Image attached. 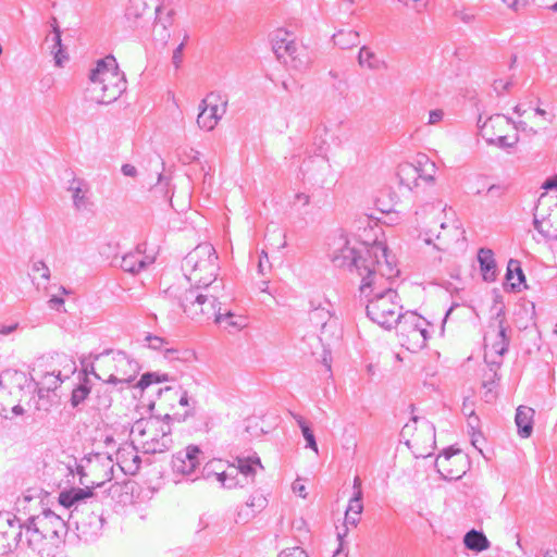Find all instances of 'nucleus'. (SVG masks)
<instances>
[{"instance_id":"obj_40","label":"nucleus","mask_w":557,"mask_h":557,"mask_svg":"<svg viewBox=\"0 0 557 557\" xmlns=\"http://www.w3.org/2000/svg\"><path fill=\"white\" fill-rule=\"evenodd\" d=\"M245 505L257 515L267 507L268 499L262 494H255L249 497Z\"/></svg>"},{"instance_id":"obj_59","label":"nucleus","mask_w":557,"mask_h":557,"mask_svg":"<svg viewBox=\"0 0 557 557\" xmlns=\"http://www.w3.org/2000/svg\"><path fill=\"white\" fill-rule=\"evenodd\" d=\"M12 552H14V549L12 548L11 542L7 541V539L0 533V556L9 555Z\"/></svg>"},{"instance_id":"obj_57","label":"nucleus","mask_w":557,"mask_h":557,"mask_svg":"<svg viewBox=\"0 0 557 557\" xmlns=\"http://www.w3.org/2000/svg\"><path fill=\"white\" fill-rule=\"evenodd\" d=\"M422 431L428 434L429 441L434 444L435 443V426L430 421L423 420L421 424Z\"/></svg>"},{"instance_id":"obj_30","label":"nucleus","mask_w":557,"mask_h":557,"mask_svg":"<svg viewBox=\"0 0 557 557\" xmlns=\"http://www.w3.org/2000/svg\"><path fill=\"white\" fill-rule=\"evenodd\" d=\"M398 177L401 185L412 189L413 186H418L417 181L419 180L418 170L416 164L405 163L398 169Z\"/></svg>"},{"instance_id":"obj_15","label":"nucleus","mask_w":557,"mask_h":557,"mask_svg":"<svg viewBox=\"0 0 557 557\" xmlns=\"http://www.w3.org/2000/svg\"><path fill=\"white\" fill-rule=\"evenodd\" d=\"M0 533L10 541L12 548L16 550L28 549L26 547V522L25 519L12 513H7V519L3 523H0Z\"/></svg>"},{"instance_id":"obj_64","label":"nucleus","mask_w":557,"mask_h":557,"mask_svg":"<svg viewBox=\"0 0 557 557\" xmlns=\"http://www.w3.org/2000/svg\"><path fill=\"white\" fill-rule=\"evenodd\" d=\"M121 171L125 176L135 177L137 175V169L128 163L123 164Z\"/></svg>"},{"instance_id":"obj_53","label":"nucleus","mask_w":557,"mask_h":557,"mask_svg":"<svg viewBox=\"0 0 557 557\" xmlns=\"http://www.w3.org/2000/svg\"><path fill=\"white\" fill-rule=\"evenodd\" d=\"M533 226L546 239H557V234L553 235L549 233V231L545 230L543 227L542 221H540L536 216L533 219Z\"/></svg>"},{"instance_id":"obj_22","label":"nucleus","mask_w":557,"mask_h":557,"mask_svg":"<svg viewBox=\"0 0 557 557\" xmlns=\"http://www.w3.org/2000/svg\"><path fill=\"white\" fill-rule=\"evenodd\" d=\"M506 281L512 292L520 290V285L525 284V275L521 268V262L517 259H510L507 264ZM527 288V285H524Z\"/></svg>"},{"instance_id":"obj_60","label":"nucleus","mask_w":557,"mask_h":557,"mask_svg":"<svg viewBox=\"0 0 557 557\" xmlns=\"http://www.w3.org/2000/svg\"><path fill=\"white\" fill-rule=\"evenodd\" d=\"M470 437H471V444L481 453H482V448L480 447V444L484 441L483 438V435L481 433V431H475V432H470L469 433Z\"/></svg>"},{"instance_id":"obj_7","label":"nucleus","mask_w":557,"mask_h":557,"mask_svg":"<svg viewBox=\"0 0 557 557\" xmlns=\"http://www.w3.org/2000/svg\"><path fill=\"white\" fill-rule=\"evenodd\" d=\"M272 50L277 60H283L297 71L306 70L310 58L305 46H298L293 34L285 29H277L272 37Z\"/></svg>"},{"instance_id":"obj_27","label":"nucleus","mask_w":557,"mask_h":557,"mask_svg":"<svg viewBox=\"0 0 557 557\" xmlns=\"http://www.w3.org/2000/svg\"><path fill=\"white\" fill-rule=\"evenodd\" d=\"M332 38L334 45L341 49H350L360 42V35L354 29H339Z\"/></svg>"},{"instance_id":"obj_31","label":"nucleus","mask_w":557,"mask_h":557,"mask_svg":"<svg viewBox=\"0 0 557 557\" xmlns=\"http://www.w3.org/2000/svg\"><path fill=\"white\" fill-rule=\"evenodd\" d=\"M239 470L237 466H228L227 470H221V473H219V482L223 487L226 488H233L236 486H244V483L238 480Z\"/></svg>"},{"instance_id":"obj_56","label":"nucleus","mask_w":557,"mask_h":557,"mask_svg":"<svg viewBox=\"0 0 557 557\" xmlns=\"http://www.w3.org/2000/svg\"><path fill=\"white\" fill-rule=\"evenodd\" d=\"M223 320L222 323L225 322V327L232 326V327H242L243 324L235 319V314L231 311H226L225 313H222Z\"/></svg>"},{"instance_id":"obj_18","label":"nucleus","mask_w":557,"mask_h":557,"mask_svg":"<svg viewBox=\"0 0 557 557\" xmlns=\"http://www.w3.org/2000/svg\"><path fill=\"white\" fill-rule=\"evenodd\" d=\"M459 455L458 449H454L453 447H449L443 451L442 455H440L436 458L435 467L437 469V472L445 479V480H458L461 478V475L465 473L463 470H454L450 468V459Z\"/></svg>"},{"instance_id":"obj_32","label":"nucleus","mask_w":557,"mask_h":557,"mask_svg":"<svg viewBox=\"0 0 557 557\" xmlns=\"http://www.w3.org/2000/svg\"><path fill=\"white\" fill-rule=\"evenodd\" d=\"M53 45L51 47V53L54 57L55 65L62 66L63 61L67 60L69 57L64 53L61 30L58 25H53Z\"/></svg>"},{"instance_id":"obj_29","label":"nucleus","mask_w":557,"mask_h":557,"mask_svg":"<svg viewBox=\"0 0 557 557\" xmlns=\"http://www.w3.org/2000/svg\"><path fill=\"white\" fill-rule=\"evenodd\" d=\"M236 461L239 474H242L246 480H253L256 475V466H258L261 469L263 468L260 458L257 456L248 458L237 457Z\"/></svg>"},{"instance_id":"obj_44","label":"nucleus","mask_w":557,"mask_h":557,"mask_svg":"<svg viewBox=\"0 0 557 557\" xmlns=\"http://www.w3.org/2000/svg\"><path fill=\"white\" fill-rule=\"evenodd\" d=\"M505 125H512V127L517 132H524L532 136L537 134V131L534 129L533 127L528 126V124L524 121H515L510 116L506 117Z\"/></svg>"},{"instance_id":"obj_26","label":"nucleus","mask_w":557,"mask_h":557,"mask_svg":"<svg viewBox=\"0 0 557 557\" xmlns=\"http://www.w3.org/2000/svg\"><path fill=\"white\" fill-rule=\"evenodd\" d=\"M117 459L125 473L134 475L140 469L141 458L136 451H119Z\"/></svg>"},{"instance_id":"obj_47","label":"nucleus","mask_w":557,"mask_h":557,"mask_svg":"<svg viewBox=\"0 0 557 557\" xmlns=\"http://www.w3.org/2000/svg\"><path fill=\"white\" fill-rule=\"evenodd\" d=\"M256 516V513L253 511H251V509L247 508L246 505L240 507L236 513V518H235V521L236 523H247L249 522L253 517Z\"/></svg>"},{"instance_id":"obj_24","label":"nucleus","mask_w":557,"mask_h":557,"mask_svg":"<svg viewBox=\"0 0 557 557\" xmlns=\"http://www.w3.org/2000/svg\"><path fill=\"white\" fill-rule=\"evenodd\" d=\"M465 546L473 552L481 553L490 547V541L482 531L474 529L468 531L463 536Z\"/></svg>"},{"instance_id":"obj_2","label":"nucleus","mask_w":557,"mask_h":557,"mask_svg":"<svg viewBox=\"0 0 557 557\" xmlns=\"http://www.w3.org/2000/svg\"><path fill=\"white\" fill-rule=\"evenodd\" d=\"M223 283H215L213 286H190L184 292L178 288L169 287L164 290V298L176 300L178 307L191 320L202 323L211 319L222 324V312L220 299L223 297Z\"/></svg>"},{"instance_id":"obj_55","label":"nucleus","mask_w":557,"mask_h":557,"mask_svg":"<svg viewBox=\"0 0 557 557\" xmlns=\"http://www.w3.org/2000/svg\"><path fill=\"white\" fill-rule=\"evenodd\" d=\"M505 190L506 187L504 185L493 184L487 188L486 195L492 198H500L505 194Z\"/></svg>"},{"instance_id":"obj_1","label":"nucleus","mask_w":557,"mask_h":557,"mask_svg":"<svg viewBox=\"0 0 557 557\" xmlns=\"http://www.w3.org/2000/svg\"><path fill=\"white\" fill-rule=\"evenodd\" d=\"M330 259L335 268L344 269L361 278L360 298H366L367 315L385 330H392L401 318V306L389 280L399 270L388 256L387 247L381 242L372 245L351 240L339 234L330 243Z\"/></svg>"},{"instance_id":"obj_48","label":"nucleus","mask_w":557,"mask_h":557,"mask_svg":"<svg viewBox=\"0 0 557 557\" xmlns=\"http://www.w3.org/2000/svg\"><path fill=\"white\" fill-rule=\"evenodd\" d=\"M23 379L24 374L22 372L7 370L0 374V386L7 387L8 381L16 380L20 382Z\"/></svg>"},{"instance_id":"obj_50","label":"nucleus","mask_w":557,"mask_h":557,"mask_svg":"<svg viewBox=\"0 0 557 557\" xmlns=\"http://www.w3.org/2000/svg\"><path fill=\"white\" fill-rule=\"evenodd\" d=\"M32 272L40 273V276L45 280L50 278V270H49L48 265L41 260L33 262Z\"/></svg>"},{"instance_id":"obj_41","label":"nucleus","mask_w":557,"mask_h":557,"mask_svg":"<svg viewBox=\"0 0 557 557\" xmlns=\"http://www.w3.org/2000/svg\"><path fill=\"white\" fill-rule=\"evenodd\" d=\"M363 510L362 505V491H356L354 496L350 498L346 511L352 512L354 515H361Z\"/></svg>"},{"instance_id":"obj_54","label":"nucleus","mask_w":557,"mask_h":557,"mask_svg":"<svg viewBox=\"0 0 557 557\" xmlns=\"http://www.w3.org/2000/svg\"><path fill=\"white\" fill-rule=\"evenodd\" d=\"M271 269V264L269 262V257H268V253L265 251H262L260 257H259V262H258V272L261 274V275H264L265 272L268 270Z\"/></svg>"},{"instance_id":"obj_4","label":"nucleus","mask_w":557,"mask_h":557,"mask_svg":"<svg viewBox=\"0 0 557 557\" xmlns=\"http://www.w3.org/2000/svg\"><path fill=\"white\" fill-rule=\"evenodd\" d=\"M91 99L100 104H110L126 90V78L120 72L113 55L98 60L89 74Z\"/></svg>"},{"instance_id":"obj_52","label":"nucleus","mask_w":557,"mask_h":557,"mask_svg":"<svg viewBox=\"0 0 557 557\" xmlns=\"http://www.w3.org/2000/svg\"><path fill=\"white\" fill-rule=\"evenodd\" d=\"M277 557H308V555L301 547L295 546L282 550Z\"/></svg>"},{"instance_id":"obj_14","label":"nucleus","mask_w":557,"mask_h":557,"mask_svg":"<svg viewBox=\"0 0 557 557\" xmlns=\"http://www.w3.org/2000/svg\"><path fill=\"white\" fill-rule=\"evenodd\" d=\"M201 449L197 445H188L172 456V470L183 476L191 475L200 465Z\"/></svg>"},{"instance_id":"obj_16","label":"nucleus","mask_w":557,"mask_h":557,"mask_svg":"<svg viewBox=\"0 0 557 557\" xmlns=\"http://www.w3.org/2000/svg\"><path fill=\"white\" fill-rule=\"evenodd\" d=\"M152 10L147 0H129L125 10L128 26L137 29L144 28L150 21Z\"/></svg>"},{"instance_id":"obj_42","label":"nucleus","mask_w":557,"mask_h":557,"mask_svg":"<svg viewBox=\"0 0 557 557\" xmlns=\"http://www.w3.org/2000/svg\"><path fill=\"white\" fill-rule=\"evenodd\" d=\"M515 85V81L512 77H510L509 79L507 81H504V79H494L493 84H492V88L493 90L495 91V94L500 97L503 96L505 92H509L510 89L513 87Z\"/></svg>"},{"instance_id":"obj_25","label":"nucleus","mask_w":557,"mask_h":557,"mask_svg":"<svg viewBox=\"0 0 557 557\" xmlns=\"http://www.w3.org/2000/svg\"><path fill=\"white\" fill-rule=\"evenodd\" d=\"M148 262L141 256L140 251L128 252L122 257L120 267L129 273H139L147 267Z\"/></svg>"},{"instance_id":"obj_17","label":"nucleus","mask_w":557,"mask_h":557,"mask_svg":"<svg viewBox=\"0 0 557 557\" xmlns=\"http://www.w3.org/2000/svg\"><path fill=\"white\" fill-rule=\"evenodd\" d=\"M63 379L61 377V371L53 370L52 372H46L40 376V379L36 383L38 395V410L48 411L49 401H46V398H48L49 393L55 391L61 385Z\"/></svg>"},{"instance_id":"obj_13","label":"nucleus","mask_w":557,"mask_h":557,"mask_svg":"<svg viewBox=\"0 0 557 557\" xmlns=\"http://www.w3.org/2000/svg\"><path fill=\"white\" fill-rule=\"evenodd\" d=\"M112 361L114 363L115 373L110 374L106 383L129 384L135 380L140 371L139 363L124 351H116L112 357Z\"/></svg>"},{"instance_id":"obj_12","label":"nucleus","mask_w":557,"mask_h":557,"mask_svg":"<svg viewBox=\"0 0 557 557\" xmlns=\"http://www.w3.org/2000/svg\"><path fill=\"white\" fill-rule=\"evenodd\" d=\"M59 504L67 509L74 507L71 513H74L76 510H87L92 505L97 508L100 507V503L95 493L88 486L85 488L72 487L62 491L59 495Z\"/></svg>"},{"instance_id":"obj_20","label":"nucleus","mask_w":557,"mask_h":557,"mask_svg":"<svg viewBox=\"0 0 557 557\" xmlns=\"http://www.w3.org/2000/svg\"><path fill=\"white\" fill-rule=\"evenodd\" d=\"M478 261L480 270L485 282H494L496 280V261L494 252L488 248H480L478 251Z\"/></svg>"},{"instance_id":"obj_5","label":"nucleus","mask_w":557,"mask_h":557,"mask_svg":"<svg viewBox=\"0 0 557 557\" xmlns=\"http://www.w3.org/2000/svg\"><path fill=\"white\" fill-rule=\"evenodd\" d=\"M182 269L191 286H213L215 283H223L222 280H218L220 267L216 251L209 243H202L188 252L183 259Z\"/></svg>"},{"instance_id":"obj_39","label":"nucleus","mask_w":557,"mask_h":557,"mask_svg":"<svg viewBox=\"0 0 557 557\" xmlns=\"http://www.w3.org/2000/svg\"><path fill=\"white\" fill-rule=\"evenodd\" d=\"M224 470V463L221 459H214L206 463L202 469V476L210 479L214 476L219 481V473Z\"/></svg>"},{"instance_id":"obj_3","label":"nucleus","mask_w":557,"mask_h":557,"mask_svg":"<svg viewBox=\"0 0 557 557\" xmlns=\"http://www.w3.org/2000/svg\"><path fill=\"white\" fill-rule=\"evenodd\" d=\"M26 547L42 555L46 545L58 547L64 542L69 527L64 519L49 508L25 518Z\"/></svg>"},{"instance_id":"obj_51","label":"nucleus","mask_w":557,"mask_h":557,"mask_svg":"<svg viewBox=\"0 0 557 557\" xmlns=\"http://www.w3.org/2000/svg\"><path fill=\"white\" fill-rule=\"evenodd\" d=\"M301 433L307 442V447H309L312 450H314L315 453H318V445H317L315 436H314L311 428H304V432H301Z\"/></svg>"},{"instance_id":"obj_10","label":"nucleus","mask_w":557,"mask_h":557,"mask_svg":"<svg viewBox=\"0 0 557 557\" xmlns=\"http://www.w3.org/2000/svg\"><path fill=\"white\" fill-rule=\"evenodd\" d=\"M425 324V319L413 311L401 313L397 321L398 336L408 349L418 350L424 348V338L418 334V329Z\"/></svg>"},{"instance_id":"obj_35","label":"nucleus","mask_w":557,"mask_h":557,"mask_svg":"<svg viewBox=\"0 0 557 557\" xmlns=\"http://www.w3.org/2000/svg\"><path fill=\"white\" fill-rule=\"evenodd\" d=\"M163 10L164 8L162 5H157L154 8V25L161 26L164 30H166L170 26H172L174 22L175 11L173 9H170L166 11L165 14H163Z\"/></svg>"},{"instance_id":"obj_45","label":"nucleus","mask_w":557,"mask_h":557,"mask_svg":"<svg viewBox=\"0 0 557 557\" xmlns=\"http://www.w3.org/2000/svg\"><path fill=\"white\" fill-rule=\"evenodd\" d=\"M191 357V354L187 350L180 351L175 348H166L164 350V358L169 361H175V360H188Z\"/></svg>"},{"instance_id":"obj_37","label":"nucleus","mask_w":557,"mask_h":557,"mask_svg":"<svg viewBox=\"0 0 557 557\" xmlns=\"http://www.w3.org/2000/svg\"><path fill=\"white\" fill-rule=\"evenodd\" d=\"M169 380L168 374H159L156 372H147L144 373L140 377V380L137 382L136 387L144 391L148 386H150L152 383H161Z\"/></svg>"},{"instance_id":"obj_9","label":"nucleus","mask_w":557,"mask_h":557,"mask_svg":"<svg viewBox=\"0 0 557 557\" xmlns=\"http://www.w3.org/2000/svg\"><path fill=\"white\" fill-rule=\"evenodd\" d=\"M71 518L76 525L77 536L85 541H95L102 531L104 524L103 510L100 507L92 505L87 510H76L71 513Z\"/></svg>"},{"instance_id":"obj_62","label":"nucleus","mask_w":557,"mask_h":557,"mask_svg":"<svg viewBox=\"0 0 557 557\" xmlns=\"http://www.w3.org/2000/svg\"><path fill=\"white\" fill-rule=\"evenodd\" d=\"M359 516L360 515H354L352 512H348L346 511L345 512V527L347 528L348 525H351V527H357L358 522H359Z\"/></svg>"},{"instance_id":"obj_63","label":"nucleus","mask_w":557,"mask_h":557,"mask_svg":"<svg viewBox=\"0 0 557 557\" xmlns=\"http://www.w3.org/2000/svg\"><path fill=\"white\" fill-rule=\"evenodd\" d=\"M430 322L425 320V324L419 326L418 334L424 338V347L426 346V342L430 338V332H429Z\"/></svg>"},{"instance_id":"obj_6","label":"nucleus","mask_w":557,"mask_h":557,"mask_svg":"<svg viewBox=\"0 0 557 557\" xmlns=\"http://www.w3.org/2000/svg\"><path fill=\"white\" fill-rule=\"evenodd\" d=\"M172 417L166 413L163 417L151 416L147 419L135 421L131 434L136 435L145 454H161L168 451L172 445Z\"/></svg>"},{"instance_id":"obj_34","label":"nucleus","mask_w":557,"mask_h":557,"mask_svg":"<svg viewBox=\"0 0 557 557\" xmlns=\"http://www.w3.org/2000/svg\"><path fill=\"white\" fill-rule=\"evenodd\" d=\"M84 182L78 178H73L70 183L69 190L72 191L73 202L77 210L85 209L87 206V200L85 194L82 190Z\"/></svg>"},{"instance_id":"obj_58","label":"nucleus","mask_w":557,"mask_h":557,"mask_svg":"<svg viewBox=\"0 0 557 557\" xmlns=\"http://www.w3.org/2000/svg\"><path fill=\"white\" fill-rule=\"evenodd\" d=\"M146 339L149 342V347L156 350L161 349L166 343L164 338L156 335H148Z\"/></svg>"},{"instance_id":"obj_21","label":"nucleus","mask_w":557,"mask_h":557,"mask_svg":"<svg viewBox=\"0 0 557 557\" xmlns=\"http://www.w3.org/2000/svg\"><path fill=\"white\" fill-rule=\"evenodd\" d=\"M533 417L534 410L531 407L519 406L517 408L515 421L518 428V434L522 438L531 436L533 431Z\"/></svg>"},{"instance_id":"obj_61","label":"nucleus","mask_w":557,"mask_h":557,"mask_svg":"<svg viewBox=\"0 0 557 557\" xmlns=\"http://www.w3.org/2000/svg\"><path fill=\"white\" fill-rule=\"evenodd\" d=\"M444 116V112L441 109L432 110L429 113V124H436Z\"/></svg>"},{"instance_id":"obj_38","label":"nucleus","mask_w":557,"mask_h":557,"mask_svg":"<svg viewBox=\"0 0 557 557\" xmlns=\"http://www.w3.org/2000/svg\"><path fill=\"white\" fill-rule=\"evenodd\" d=\"M331 165L329 164L327 160L325 158H312L309 160V162L306 164L305 172L310 175V178L317 180L313 171L314 170H321L323 172H329Z\"/></svg>"},{"instance_id":"obj_46","label":"nucleus","mask_w":557,"mask_h":557,"mask_svg":"<svg viewBox=\"0 0 557 557\" xmlns=\"http://www.w3.org/2000/svg\"><path fill=\"white\" fill-rule=\"evenodd\" d=\"M189 36L187 34L184 35L183 41L175 48L172 55V63L175 69H178L183 62V50L185 44L187 42Z\"/></svg>"},{"instance_id":"obj_33","label":"nucleus","mask_w":557,"mask_h":557,"mask_svg":"<svg viewBox=\"0 0 557 557\" xmlns=\"http://www.w3.org/2000/svg\"><path fill=\"white\" fill-rule=\"evenodd\" d=\"M485 141L490 146H496L500 149H509L517 145L519 141V135L516 134L512 137V140H509V137L506 135H497L496 132H491V135L485 137Z\"/></svg>"},{"instance_id":"obj_43","label":"nucleus","mask_w":557,"mask_h":557,"mask_svg":"<svg viewBox=\"0 0 557 557\" xmlns=\"http://www.w3.org/2000/svg\"><path fill=\"white\" fill-rule=\"evenodd\" d=\"M112 405V397L108 389L101 391V388L97 389V403L96 408L98 410H106L110 408Z\"/></svg>"},{"instance_id":"obj_36","label":"nucleus","mask_w":557,"mask_h":557,"mask_svg":"<svg viewBox=\"0 0 557 557\" xmlns=\"http://www.w3.org/2000/svg\"><path fill=\"white\" fill-rule=\"evenodd\" d=\"M506 115L504 114H494L490 116L481 126L482 137H488L491 135L490 128L495 132L496 129L502 131L503 124H505Z\"/></svg>"},{"instance_id":"obj_11","label":"nucleus","mask_w":557,"mask_h":557,"mask_svg":"<svg viewBox=\"0 0 557 557\" xmlns=\"http://www.w3.org/2000/svg\"><path fill=\"white\" fill-rule=\"evenodd\" d=\"M227 101L219 92H210L199 104L197 124L200 128L212 131L226 111Z\"/></svg>"},{"instance_id":"obj_49","label":"nucleus","mask_w":557,"mask_h":557,"mask_svg":"<svg viewBox=\"0 0 557 557\" xmlns=\"http://www.w3.org/2000/svg\"><path fill=\"white\" fill-rule=\"evenodd\" d=\"M468 433L480 431V418L475 414L474 408H471L467 414Z\"/></svg>"},{"instance_id":"obj_28","label":"nucleus","mask_w":557,"mask_h":557,"mask_svg":"<svg viewBox=\"0 0 557 557\" xmlns=\"http://www.w3.org/2000/svg\"><path fill=\"white\" fill-rule=\"evenodd\" d=\"M416 166L420 180H423L426 183H432L434 181L436 165L428 158V156H418Z\"/></svg>"},{"instance_id":"obj_19","label":"nucleus","mask_w":557,"mask_h":557,"mask_svg":"<svg viewBox=\"0 0 557 557\" xmlns=\"http://www.w3.org/2000/svg\"><path fill=\"white\" fill-rule=\"evenodd\" d=\"M91 393V381L87 377V372L78 380V383L72 389L70 405L73 409L81 411L82 406Z\"/></svg>"},{"instance_id":"obj_8","label":"nucleus","mask_w":557,"mask_h":557,"mask_svg":"<svg viewBox=\"0 0 557 557\" xmlns=\"http://www.w3.org/2000/svg\"><path fill=\"white\" fill-rule=\"evenodd\" d=\"M495 323H497V339L488 346L485 345V355L484 360L490 366V371L492 375L490 381L484 382L483 386L486 387L490 383H494L495 380H499L497 374V369L502 364L503 356L508 351L509 338L507 337V327L505 326V311L504 308H499L493 318Z\"/></svg>"},{"instance_id":"obj_23","label":"nucleus","mask_w":557,"mask_h":557,"mask_svg":"<svg viewBox=\"0 0 557 557\" xmlns=\"http://www.w3.org/2000/svg\"><path fill=\"white\" fill-rule=\"evenodd\" d=\"M358 63L361 67H367L371 71L385 70L387 64L385 61L377 58V55L367 46H362L358 53Z\"/></svg>"}]
</instances>
